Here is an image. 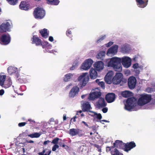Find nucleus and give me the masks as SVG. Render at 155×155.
I'll return each instance as SVG.
<instances>
[{
  "instance_id": "nucleus-12",
  "label": "nucleus",
  "mask_w": 155,
  "mask_h": 155,
  "mask_svg": "<svg viewBox=\"0 0 155 155\" xmlns=\"http://www.w3.org/2000/svg\"><path fill=\"white\" fill-rule=\"evenodd\" d=\"M87 74L86 73H83L82 75H80L78 78V81H80L82 80V85L83 86L85 85L89 79L88 75L87 76Z\"/></svg>"
},
{
  "instance_id": "nucleus-18",
  "label": "nucleus",
  "mask_w": 155,
  "mask_h": 155,
  "mask_svg": "<svg viewBox=\"0 0 155 155\" xmlns=\"http://www.w3.org/2000/svg\"><path fill=\"white\" fill-rule=\"evenodd\" d=\"M118 46L117 45H114L110 48L107 51V55L110 54H115L117 51Z\"/></svg>"
},
{
  "instance_id": "nucleus-39",
  "label": "nucleus",
  "mask_w": 155,
  "mask_h": 155,
  "mask_svg": "<svg viewBox=\"0 0 155 155\" xmlns=\"http://www.w3.org/2000/svg\"><path fill=\"white\" fill-rule=\"evenodd\" d=\"M129 49L126 45H124L121 48V50L123 53H127Z\"/></svg>"
},
{
  "instance_id": "nucleus-4",
  "label": "nucleus",
  "mask_w": 155,
  "mask_h": 155,
  "mask_svg": "<svg viewBox=\"0 0 155 155\" xmlns=\"http://www.w3.org/2000/svg\"><path fill=\"white\" fill-rule=\"evenodd\" d=\"M151 99V95L142 94L138 101L137 104L140 105H143L149 103Z\"/></svg>"
},
{
  "instance_id": "nucleus-19",
  "label": "nucleus",
  "mask_w": 155,
  "mask_h": 155,
  "mask_svg": "<svg viewBox=\"0 0 155 155\" xmlns=\"http://www.w3.org/2000/svg\"><path fill=\"white\" fill-rule=\"evenodd\" d=\"M104 64L101 61H98L94 64V66L95 69L98 71L102 70L104 68Z\"/></svg>"
},
{
  "instance_id": "nucleus-62",
  "label": "nucleus",
  "mask_w": 155,
  "mask_h": 155,
  "mask_svg": "<svg viewBox=\"0 0 155 155\" xmlns=\"http://www.w3.org/2000/svg\"><path fill=\"white\" fill-rule=\"evenodd\" d=\"M27 142L29 143H34V141L32 140H30L28 141H27Z\"/></svg>"
},
{
  "instance_id": "nucleus-28",
  "label": "nucleus",
  "mask_w": 155,
  "mask_h": 155,
  "mask_svg": "<svg viewBox=\"0 0 155 155\" xmlns=\"http://www.w3.org/2000/svg\"><path fill=\"white\" fill-rule=\"evenodd\" d=\"M17 71V68L15 67L10 66L8 68V72L9 74L15 73Z\"/></svg>"
},
{
  "instance_id": "nucleus-31",
  "label": "nucleus",
  "mask_w": 155,
  "mask_h": 155,
  "mask_svg": "<svg viewBox=\"0 0 155 155\" xmlns=\"http://www.w3.org/2000/svg\"><path fill=\"white\" fill-rule=\"evenodd\" d=\"M73 74L71 73H68L64 76V80L65 82H67L70 80V79L72 78Z\"/></svg>"
},
{
  "instance_id": "nucleus-22",
  "label": "nucleus",
  "mask_w": 155,
  "mask_h": 155,
  "mask_svg": "<svg viewBox=\"0 0 155 155\" xmlns=\"http://www.w3.org/2000/svg\"><path fill=\"white\" fill-rule=\"evenodd\" d=\"M29 6L30 5L28 2L22 1L19 5V7L22 10H26L29 8Z\"/></svg>"
},
{
  "instance_id": "nucleus-43",
  "label": "nucleus",
  "mask_w": 155,
  "mask_h": 155,
  "mask_svg": "<svg viewBox=\"0 0 155 155\" xmlns=\"http://www.w3.org/2000/svg\"><path fill=\"white\" fill-rule=\"evenodd\" d=\"M106 37L105 35L102 36L101 38H100L98 39L96 41V42L97 43L101 42Z\"/></svg>"
},
{
  "instance_id": "nucleus-14",
  "label": "nucleus",
  "mask_w": 155,
  "mask_h": 155,
  "mask_svg": "<svg viewBox=\"0 0 155 155\" xmlns=\"http://www.w3.org/2000/svg\"><path fill=\"white\" fill-rule=\"evenodd\" d=\"M10 23L9 22L3 23L1 25V32H5L7 31H10Z\"/></svg>"
},
{
  "instance_id": "nucleus-45",
  "label": "nucleus",
  "mask_w": 155,
  "mask_h": 155,
  "mask_svg": "<svg viewBox=\"0 0 155 155\" xmlns=\"http://www.w3.org/2000/svg\"><path fill=\"white\" fill-rule=\"evenodd\" d=\"M95 117H96L97 119H98L101 120L102 118V117L101 114H97L96 113L95 114Z\"/></svg>"
},
{
  "instance_id": "nucleus-44",
  "label": "nucleus",
  "mask_w": 155,
  "mask_h": 155,
  "mask_svg": "<svg viewBox=\"0 0 155 155\" xmlns=\"http://www.w3.org/2000/svg\"><path fill=\"white\" fill-rule=\"evenodd\" d=\"M98 85L101 86V88L103 89H104L105 88V84L104 83L103 81H101L98 83Z\"/></svg>"
},
{
  "instance_id": "nucleus-23",
  "label": "nucleus",
  "mask_w": 155,
  "mask_h": 155,
  "mask_svg": "<svg viewBox=\"0 0 155 155\" xmlns=\"http://www.w3.org/2000/svg\"><path fill=\"white\" fill-rule=\"evenodd\" d=\"M97 107L99 108L104 107L106 105L104 99L102 97L99 99L98 102L97 103Z\"/></svg>"
},
{
  "instance_id": "nucleus-57",
  "label": "nucleus",
  "mask_w": 155,
  "mask_h": 155,
  "mask_svg": "<svg viewBox=\"0 0 155 155\" xmlns=\"http://www.w3.org/2000/svg\"><path fill=\"white\" fill-rule=\"evenodd\" d=\"M72 85V84H69L66 87L65 89L66 90H67L70 88V87Z\"/></svg>"
},
{
  "instance_id": "nucleus-25",
  "label": "nucleus",
  "mask_w": 155,
  "mask_h": 155,
  "mask_svg": "<svg viewBox=\"0 0 155 155\" xmlns=\"http://www.w3.org/2000/svg\"><path fill=\"white\" fill-rule=\"evenodd\" d=\"M137 5H140L141 8H143L145 7L147 4L148 2L145 0H136Z\"/></svg>"
},
{
  "instance_id": "nucleus-29",
  "label": "nucleus",
  "mask_w": 155,
  "mask_h": 155,
  "mask_svg": "<svg viewBox=\"0 0 155 155\" xmlns=\"http://www.w3.org/2000/svg\"><path fill=\"white\" fill-rule=\"evenodd\" d=\"M105 51H101L97 55V58L98 59L103 60L104 58L105 55Z\"/></svg>"
},
{
  "instance_id": "nucleus-21",
  "label": "nucleus",
  "mask_w": 155,
  "mask_h": 155,
  "mask_svg": "<svg viewBox=\"0 0 155 155\" xmlns=\"http://www.w3.org/2000/svg\"><path fill=\"white\" fill-rule=\"evenodd\" d=\"M79 90V88L77 86L73 87L70 91L69 96L70 97H74L78 93Z\"/></svg>"
},
{
  "instance_id": "nucleus-27",
  "label": "nucleus",
  "mask_w": 155,
  "mask_h": 155,
  "mask_svg": "<svg viewBox=\"0 0 155 155\" xmlns=\"http://www.w3.org/2000/svg\"><path fill=\"white\" fill-rule=\"evenodd\" d=\"M91 105L88 102L83 104L82 110L83 111H87L90 109Z\"/></svg>"
},
{
  "instance_id": "nucleus-7",
  "label": "nucleus",
  "mask_w": 155,
  "mask_h": 155,
  "mask_svg": "<svg viewBox=\"0 0 155 155\" xmlns=\"http://www.w3.org/2000/svg\"><path fill=\"white\" fill-rule=\"evenodd\" d=\"M101 94L100 89L96 88L94 91L90 94L88 98L90 100H94L96 99L99 98L101 96Z\"/></svg>"
},
{
  "instance_id": "nucleus-6",
  "label": "nucleus",
  "mask_w": 155,
  "mask_h": 155,
  "mask_svg": "<svg viewBox=\"0 0 155 155\" xmlns=\"http://www.w3.org/2000/svg\"><path fill=\"white\" fill-rule=\"evenodd\" d=\"M33 14L35 18L41 19L44 18L45 15V11L42 8L37 7L35 9Z\"/></svg>"
},
{
  "instance_id": "nucleus-64",
  "label": "nucleus",
  "mask_w": 155,
  "mask_h": 155,
  "mask_svg": "<svg viewBox=\"0 0 155 155\" xmlns=\"http://www.w3.org/2000/svg\"><path fill=\"white\" fill-rule=\"evenodd\" d=\"M101 121H103V122H109V121H107L106 120H101Z\"/></svg>"
},
{
  "instance_id": "nucleus-38",
  "label": "nucleus",
  "mask_w": 155,
  "mask_h": 155,
  "mask_svg": "<svg viewBox=\"0 0 155 155\" xmlns=\"http://www.w3.org/2000/svg\"><path fill=\"white\" fill-rule=\"evenodd\" d=\"M26 122L28 123L27 124H29L30 126H32L35 125V121L32 120L31 119H29Z\"/></svg>"
},
{
  "instance_id": "nucleus-54",
  "label": "nucleus",
  "mask_w": 155,
  "mask_h": 155,
  "mask_svg": "<svg viewBox=\"0 0 155 155\" xmlns=\"http://www.w3.org/2000/svg\"><path fill=\"white\" fill-rule=\"evenodd\" d=\"M50 142V141L49 140H47V141H45L43 143V144L44 145H46L48 144Z\"/></svg>"
},
{
  "instance_id": "nucleus-26",
  "label": "nucleus",
  "mask_w": 155,
  "mask_h": 155,
  "mask_svg": "<svg viewBox=\"0 0 155 155\" xmlns=\"http://www.w3.org/2000/svg\"><path fill=\"white\" fill-rule=\"evenodd\" d=\"M39 33L41 34V36L43 38H46L49 35V33L48 32L47 29L46 28H44L43 29L39 31Z\"/></svg>"
},
{
  "instance_id": "nucleus-33",
  "label": "nucleus",
  "mask_w": 155,
  "mask_h": 155,
  "mask_svg": "<svg viewBox=\"0 0 155 155\" xmlns=\"http://www.w3.org/2000/svg\"><path fill=\"white\" fill-rule=\"evenodd\" d=\"M18 81L21 84L25 83L27 82V80L25 77H21L18 79Z\"/></svg>"
},
{
  "instance_id": "nucleus-17",
  "label": "nucleus",
  "mask_w": 155,
  "mask_h": 155,
  "mask_svg": "<svg viewBox=\"0 0 155 155\" xmlns=\"http://www.w3.org/2000/svg\"><path fill=\"white\" fill-rule=\"evenodd\" d=\"M113 76V73L111 71H109L106 75L104 79L107 83L110 84L112 82V80Z\"/></svg>"
},
{
  "instance_id": "nucleus-2",
  "label": "nucleus",
  "mask_w": 155,
  "mask_h": 155,
  "mask_svg": "<svg viewBox=\"0 0 155 155\" xmlns=\"http://www.w3.org/2000/svg\"><path fill=\"white\" fill-rule=\"evenodd\" d=\"M12 82L10 78L6 77L5 75H1V86L5 88H8L12 85Z\"/></svg>"
},
{
  "instance_id": "nucleus-32",
  "label": "nucleus",
  "mask_w": 155,
  "mask_h": 155,
  "mask_svg": "<svg viewBox=\"0 0 155 155\" xmlns=\"http://www.w3.org/2000/svg\"><path fill=\"white\" fill-rule=\"evenodd\" d=\"M77 129L72 128L69 130V134L72 136L77 135Z\"/></svg>"
},
{
  "instance_id": "nucleus-36",
  "label": "nucleus",
  "mask_w": 155,
  "mask_h": 155,
  "mask_svg": "<svg viewBox=\"0 0 155 155\" xmlns=\"http://www.w3.org/2000/svg\"><path fill=\"white\" fill-rule=\"evenodd\" d=\"M45 152V150L44 149L42 152L38 153V154L39 155H50L51 152V150H49L47 152V153L44 154Z\"/></svg>"
},
{
  "instance_id": "nucleus-42",
  "label": "nucleus",
  "mask_w": 155,
  "mask_h": 155,
  "mask_svg": "<svg viewBox=\"0 0 155 155\" xmlns=\"http://www.w3.org/2000/svg\"><path fill=\"white\" fill-rule=\"evenodd\" d=\"M77 135L79 137L83 136L84 134L82 130L79 129H77Z\"/></svg>"
},
{
  "instance_id": "nucleus-63",
  "label": "nucleus",
  "mask_w": 155,
  "mask_h": 155,
  "mask_svg": "<svg viewBox=\"0 0 155 155\" xmlns=\"http://www.w3.org/2000/svg\"><path fill=\"white\" fill-rule=\"evenodd\" d=\"M66 119V115H64L63 116V120H65Z\"/></svg>"
},
{
  "instance_id": "nucleus-3",
  "label": "nucleus",
  "mask_w": 155,
  "mask_h": 155,
  "mask_svg": "<svg viewBox=\"0 0 155 155\" xmlns=\"http://www.w3.org/2000/svg\"><path fill=\"white\" fill-rule=\"evenodd\" d=\"M137 100L135 98L132 97L128 98L127 100L125 108L127 110L131 111L133 107L137 106Z\"/></svg>"
},
{
  "instance_id": "nucleus-55",
  "label": "nucleus",
  "mask_w": 155,
  "mask_h": 155,
  "mask_svg": "<svg viewBox=\"0 0 155 155\" xmlns=\"http://www.w3.org/2000/svg\"><path fill=\"white\" fill-rule=\"evenodd\" d=\"M49 40L51 42L54 40L52 36H50L49 38Z\"/></svg>"
},
{
  "instance_id": "nucleus-47",
  "label": "nucleus",
  "mask_w": 155,
  "mask_h": 155,
  "mask_svg": "<svg viewBox=\"0 0 155 155\" xmlns=\"http://www.w3.org/2000/svg\"><path fill=\"white\" fill-rule=\"evenodd\" d=\"M28 123L26 122H23L20 123L18 124V126L19 127H22L24 126L26 124H27Z\"/></svg>"
},
{
  "instance_id": "nucleus-58",
  "label": "nucleus",
  "mask_w": 155,
  "mask_h": 155,
  "mask_svg": "<svg viewBox=\"0 0 155 155\" xmlns=\"http://www.w3.org/2000/svg\"><path fill=\"white\" fill-rule=\"evenodd\" d=\"M4 93V90L3 89L1 90V96L3 95Z\"/></svg>"
},
{
  "instance_id": "nucleus-60",
  "label": "nucleus",
  "mask_w": 155,
  "mask_h": 155,
  "mask_svg": "<svg viewBox=\"0 0 155 155\" xmlns=\"http://www.w3.org/2000/svg\"><path fill=\"white\" fill-rule=\"evenodd\" d=\"M45 45H46V47H47L48 46H49V47H51V46H50L49 45V43L47 42H45Z\"/></svg>"
},
{
  "instance_id": "nucleus-41",
  "label": "nucleus",
  "mask_w": 155,
  "mask_h": 155,
  "mask_svg": "<svg viewBox=\"0 0 155 155\" xmlns=\"http://www.w3.org/2000/svg\"><path fill=\"white\" fill-rule=\"evenodd\" d=\"M91 144L93 146L95 147H96L98 151L99 152L101 153V147L100 146H99V145L96 144H93L92 143H91Z\"/></svg>"
},
{
  "instance_id": "nucleus-34",
  "label": "nucleus",
  "mask_w": 155,
  "mask_h": 155,
  "mask_svg": "<svg viewBox=\"0 0 155 155\" xmlns=\"http://www.w3.org/2000/svg\"><path fill=\"white\" fill-rule=\"evenodd\" d=\"M41 134L38 133H35L28 135V136L31 138H38L41 135Z\"/></svg>"
},
{
  "instance_id": "nucleus-15",
  "label": "nucleus",
  "mask_w": 155,
  "mask_h": 155,
  "mask_svg": "<svg viewBox=\"0 0 155 155\" xmlns=\"http://www.w3.org/2000/svg\"><path fill=\"white\" fill-rule=\"evenodd\" d=\"M31 40L32 44H35L36 46H42L41 40L36 35H33Z\"/></svg>"
},
{
  "instance_id": "nucleus-1",
  "label": "nucleus",
  "mask_w": 155,
  "mask_h": 155,
  "mask_svg": "<svg viewBox=\"0 0 155 155\" xmlns=\"http://www.w3.org/2000/svg\"><path fill=\"white\" fill-rule=\"evenodd\" d=\"M126 68L130 67L131 64L130 58L128 57H124L122 60L120 58L113 57L110 59H106L105 66L108 67H112L116 71L120 72L122 70L121 63Z\"/></svg>"
},
{
  "instance_id": "nucleus-5",
  "label": "nucleus",
  "mask_w": 155,
  "mask_h": 155,
  "mask_svg": "<svg viewBox=\"0 0 155 155\" xmlns=\"http://www.w3.org/2000/svg\"><path fill=\"white\" fill-rule=\"evenodd\" d=\"M127 81V80L123 78V75L121 73H116L112 80V82L114 84H119L121 82L125 83Z\"/></svg>"
},
{
  "instance_id": "nucleus-40",
  "label": "nucleus",
  "mask_w": 155,
  "mask_h": 155,
  "mask_svg": "<svg viewBox=\"0 0 155 155\" xmlns=\"http://www.w3.org/2000/svg\"><path fill=\"white\" fill-rule=\"evenodd\" d=\"M61 141L62 140L61 139H59L58 137H56L51 142V143L54 144H57L58 143L59 140Z\"/></svg>"
},
{
  "instance_id": "nucleus-61",
  "label": "nucleus",
  "mask_w": 155,
  "mask_h": 155,
  "mask_svg": "<svg viewBox=\"0 0 155 155\" xmlns=\"http://www.w3.org/2000/svg\"><path fill=\"white\" fill-rule=\"evenodd\" d=\"M77 117L76 116H75L72 119V120H73L74 122H75L76 121V118Z\"/></svg>"
},
{
  "instance_id": "nucleus-16",
  "label": "nucleus",
  "mask_w": 155,
  "mask_h": 155,
  "mask_svg": "<svg viewBox=\"0 0 155 155\" xmlns=\"http://www.w3.org/2000/svg\"><path fill=\"white\" fill-rule=\"evenodd\" d=\"M125 145V151L126 152H128V151L136 146V144L134 141L127 142L126 143Z\"/></svg>"
},
{
  "instance_id": "nucleus-51",
  "label": "nucleus",
  "mask_w": 155,
  "mask_h": 155,
  "mask_svg": "<svg viewBox=\"0 0 155 155\" xmlns=\"http://www.w3.org/2000/svg\"><path fill=\"white\" fill-rule=\"evenodd\" d=\"M139 65L138 63H135L133 65V67L134 69H137L138 68Z\"/></svg>"
},
{
  "instance_id": "nucleus-37",
  "label": "nucleus",
  "mask_w": 155,
  "mask_h": 155,
  "mask_svg": "<svg viewBox=\"0 0 155 155\" xmlns=\"http://www.w3.org/2000/svg\"><path fill=\"white\" fill-rule=\"evenodd\" d=\"M8 3L12 5H15L18 2V0H7Z\"/></svg>"
},
{
  "instance_id": "nucleus-8",
  "label": "nucleus",
  "mask_w": 155,
  "mask_h": 155,
  "mask_svg": "<svg viewBox=\"0 0 155 155\" xmlns=\"http://www.w3.org/2000/svg\"><path fill=\"white\" fill-rule=\"evenodd\" d=\"M11 38L9 34H4L1 37V41L2 44L6 45L8 44L10 42Z\"/></svg>"
},
{
  "instance_id": "nucleus-46",
  "label": "nucleus",
  "mask_w": 155,
  "mask_h": 155,
  "mask_svg": "<svg viewBox=\"0 0 155 155\" xmlns=\"http://www.w3.org/2000/svg\"><path fill=\"white\" fill-rule=\"evenodd\" d=\"M59 146L58 144H54L52 148V150L53 151H55L57 148H58Z\"/></svg>"
},
{
  "instance_id": "nucleus-35",
  "label": "nucleus",
  "mask_w": 155,
  "mask_h": 155,
  "mask_svg": "<svg viewBox=\"0 0 155 155\" xmlns=\"http://www.w3.org/2000/svg\"><path fill=\"white\" fill-rule=\"evenodd\" d=\"M121 94L123 97L127 98L130 96V92L128 91H125L122 92Z\"/></svg>"
},
{
  "instance_id": "nucleus-11",
  "label": "nucleus",
  "mask_w": 155,
  "mask_h": 155,
  "mask_svg": "<svg viewBox=\"0 0 155 155\" xmlns=\"http://www.w3.org/2000/svg\"><path fill=\"white\" fill-rule=\"evenodd\" d=\"M93 63V61L92 59H87L82 64L81 68L84 70H88L91 68Z\"/></svg>"
},
{
  "instance_id": "nucleus-24",
  "label": "nucleus",
  "mask_w": 155,
  "mask_h": 155,
  "mask_svg": "<svg viewBox=\"0 0 155 155\" xmlns=\"http://www.w3.org/2000/svg\"><path fill=\"white\" fill-rule=\"evenodd\" d=\"M90 75L91 79H95L97 77V73L96 71L93 68H91L90 71Z\"/></svg>"
},
{
  "instance_id": "nucleus-9",
  "label": "nucleus",
  "mask_w": 155,
  "mask_h": 155,
  "mask_svg": "<svg viewBox=\"0 0 155 155\" xmlns=\"http://www.w3.org/2000/svg\"><path fill=\"white\" fill-rule=\"evenodd\" d=\"M106 151L107 152L110 151L111 155H123L116 148L113 146L107 147Z\"/></svg>"
},
{
  "instance_id": "nucleus-30",
  "label": "nucleus",
  "mask_w": 155,
  "mask_h": 155,
  "mask_svg": "<svg viewBox=\"0 0 155 155\" xmlns=\"http://www.w3.org/2000/svg\"><path fill=\"white\" fill-rule=\"evenodd\" d=\"M48 4L51 5H57L59 3L60 1L59 0H46Z\"/></svg>"
},
{
  "instance_id": "nucleus-20",
  "label": "nucleus",
  "mask_w": 155,
  "mask_h": 155,
  "mask_svg": "<svg viewBox=\"0 0 155 155\" xmlns=\"http://www.w3.org/2000/svg\"><path fill=\"white\" fill-rule=\"evenodd\" d=\"M115 98L114 93H108L105 96V99L108 103H111L114 101Z\"/></svg>"
},
{
  "instance_id": "nucleus-59",
  "label": "nucleus",
  "mask_w": 155,
  "mask_h": 155,
  "mask_svg": "<svg viewBox=\"0 0 155 155\" xmlns=\"http://www.w3.org/2000/svg\"><path fill=\"white\" fill-rule=\"evenodd\" d=\"M75 66L73 65L70 68V69L71 70H73L75 68Z\"/></svg>"
},
{
  "instance_id": "nucleus-49",
  "label": "nucleus",
  "mask_w": 155,
  "mask_h": 155,
  "mask_svg": "<svg viewBox=\"0 0 155 155\" xmlns=\"http://www.w3.org/2000/svg\"><path fill=\"white\" fill-rule=\"evenodd\" d=\"M89 113H91V114H89L90 115H91L94 117H95V114H96V112L92 111L91 110H89Z\"/></svg>"
},
{
  "instance_id": "nucleus-48",
  "label": "nucleus",
  "mask_w": 155,
  "mask_h": 155,
  "mask_svg": "<svg viewBox=\"0 0 155 155\" xmlns=\"http://www.w3.org/2000/svg\"><path fill=\"white\" fill-rule=\"evenodd\" d=\"M71 31L69 30L67 31L66 32L67 35L69 37H71Z\"/></svg>"
},
{
  "instance_id": "nucleus-50",
  "label": "nucleus",
  "mask_w": 155,
  "mask_h": 155,
  "mask_svg": "<svg viewBox=\"0 0 155 155\" xmlns=\"http://www.w3.org/2000/svg\"><path fill=\"white\" fill-rule=\"evenodd\" d=\"M113 44V42L112 41L109 42L106 45V46L107 47H109L112 45Z\"/></svg>"
},
{
  "instance_id": "nucleus-56",
  "label": "nucleus",
  "mask_w": 155,
  "mask_h": 155,
  "mask_svg": "<svg viewBox=\"0 0 155 155\" xmlns=\"http://www.w3.org/2000/svg\"><path fill=\"white\" fill-rule=\"evenodd\" d=\"M81 123L83 124H84V125L85 126H86L87 127H89L88 125L87 124L86 122H85V121H82L81 122Z\"/></svg>"
},
{
  "instance_id": "nucleus-13",
  "label": "nucleus",
  "mask_w": 155,
  "mask_h": 155,
  "mask_svg": "<svg viewBox=\"0 0 155 155\" xmlns=\"http://www.w3.org/2000/svg\"><path fill=\"white\" fill-rule=\"evenodd\" d=\"M125 144L126 143H123L122 141L117 140L114 143L113 146L116 148H117L121 149H123L125 151Z\"/></svg>"
},
{
  "instance_id": "nucleus-10",
  "label": "nucleus",
  "mask_w": 155,
  "mask_h": 155,
  "mask_svg": "<svg viewBox=\"0 0 155 155\" xmlns=\"http://www.w3.org/2000/svg\"><path fill=\"white\" fill-rule=\"evenodd\" d=\"M137 83V80L136 78L133 76L130 77L128 80V85L129 87L132 89L135 87Z\"/></svg>"
},
{
  "instance_id": "nucleus-52",
  "label": "nucleus",
  "mask_w": 155,
  "mask_h": 155,
  "mask_svg": "<svg viewBox=\"0 0 155 155\" xmlns=\"http://www.w3.org/2000/svg\"><path fill=\"white\" fill-rule=\"evenodd\" d=\"M62 147L64 148L66 150H68L69 149V147L68 146L64 144H63L62 145Z\"/></svg>"
},
{
  "instance_id": "nucleus-53",
  "label": "nucleus",
  "mask_w": 155,
  "mask_h": 155,
  "mask_svg": "<svg viewBox=\"0 0 155 155\" xmlns=\"http://www.w3.org/2000/svg\"><path fill=\"white\" fill-rule=\"evenodd\" d=\"M108 110V109L107 107L104 108L102 109V111L104 113H106Z\"/></svg>"
}]
</instances>
